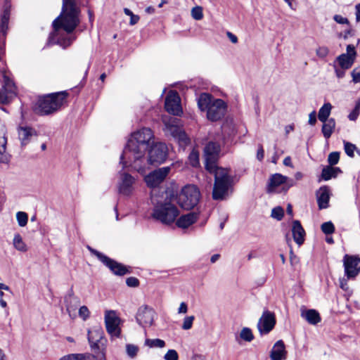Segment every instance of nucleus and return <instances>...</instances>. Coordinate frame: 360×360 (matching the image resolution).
Segmentation results:
<instances>
[{
    "label": "nucleus",
    "instance_id": "53",
    "mask_svg": "<svg viewBox=\"0 0 360 360\" xmlns=\"http://www.w3.org/2000/svg\"><path fill=\"white\" fill-rule=\"evenodd\" d=\"M329 50L326 46H321L316 49V55L320 58H325L328 56Z\"/></svg>",
    "mask_w": 360,
    "mask_h": 360
},
{
    "label": "nucleus",
    "instance_id": "44",
    "mask_svg": "<svg viewBox=\"0 0 360 360\" xmlns=\"http://www.w3.org/2000/svg\"><path fill=\"white\" fill-rule=\"evenodd\" d=\"M191 15L193 19L200 20L203 18L202 8L201 6H195L191 10Z\"/></svg>",
    "mask_w": 360,
    "mask_h": 360
},
{
    "label": "nucleus",
    "instance_id": "21",
    "mask_svg": "<svg viewBox=\"0 0 360 360\" xmlns=\"http://www.w3.org/2000/svg\"><path fill=\"white\" fill-rule=\"evenodd\" d=\"M316 199L319 210L326 209L329 206L330 190L328 186H323L316 191Z\"/></svg>",
    "mask_w": 360,
    "mask_h": 360
},
{
    "label": "nucleus",
    "instance_id": "43",
    "mask_svg": "<svg viewBox=\"0 0 360 360\" xmlns=\"http://www.w3.org/2000/svg\"><path fill=\"white\" fill-rule=\"evenodd\" d=\"M360 113V100L356 102L354 110L349 114L348 118L352 121H355Z\"/></svg>",
    "mask_w": 360,
    "mask_h": 360
},
{
    "label": "nucleus",
    "instance_id": "64",
    "mask_svg": "<svg viewBox=\"0 0 360 360\" xmlns=\"http://www.w3.org/2000/svg\"><path fill=\"white\" fill-rule=\"evenodd\" d=\"M283 165L288 167H292V160L290 156H288L283 160Z\"/></svg>",
    "mask_w": 360,
    "mask_h": 360
},
{
    "label": "nucleus",
    "instance_id": "27",
    "mask_svg": "<svg viewBox=\"0 0 360 360\" xmlns=\"http://www.w3.org/2000/svg\"><path fill=\"white\" fill-rule=\"evenodd\" d=\"M214 99L212 96L207 93L201 94L198 98V106L201 111H205L208 109Z\"/></svg>",
    "mask_w": 360,
    "mask_h": 360
},
{
    "label": "nucleus",
    "instance_id": "15",
    "mask_svg": "<svg viewBox=\"0 0 360 360\" xmlns=\"http://www.w3.org/2000/svg\"><path fill=\"white\" fill-rule=\"evenodd\" d=\"M276 323L275 314L269 310H264L257 325L260 335L269 334L274 329Z\"/></svg>",
    "mask_w": 360,
    "mask_h": 360
},
{
    "label": "nucleus",
    "instance_id": "12",
    "mask_svg": "<svg viewBox=\"0 0 360 360\" xmlns=\"http://www.w3.org/2000/svg\"><path fill=\"white\" fill-rule=\"evenodd\" d=\"M172 165L158 168L147 174L144 178L147 186L150 188L159 186L169 174Z\"/></svg>",
    "mask_w": 360,
    "mask_h": 360
},
{
    "label": "nucleus",
    "instance_id": "48",
    "mask_svg": "<svg viewBox=\"0 0 360 360\" xmlns=\"http://www.w3.org/2000/svg\"><path fill=\"white\" fill-rule=\"evenodd\" d=\"M165 360H178L179 354L175 349H169L164 356Z\"/></svg>",
    "mask_w": 360,
    "mask_h": 360
},
{
    "label": "nucleus",
    "instance_id": "8",
    "mask_svg": "<svg viewBox=\"0 0 360 360\" xmlns=\"http://www.w3.org/2000/svg\"><path fill=\"white\" fill-rule=\"evenodd\" d=\"M88 249L90 252L95 255L97 259L106 267H108L113 274L122 276L131 272V267L124 266V264L117 262V261L108 257L103 253L89 246L88 247Z\"/></svg>",
    "mask_w": 360,
    "mask_h": 360
},
{
    "label": "nucleus",
    "instance_id": "38",
    "mask_svg": "<svg viewBox=\"0 0 360 360\" xmlns=\"http://www.w3.org/2000/svg\"><path fill=\"white\" fill-rule=\"evenodd\" d=\"M16 219L18 225L21 227H24L27 224L28 215L26 212H18L16 214Z\"/></svg>",
    "mask_w": 360,
    "mask_h": 360
},
{
    "label": "nucleus",
    "instance_id": "33",
    "mask_svg": "<svg viewBox=\"0 0 360 360\" xmlns=\"http://www.w3.org/2000/svg\"><path fill=\"white\" fill-rule=\"evenodd\" d=\"M337 60L343 70H347L350 68L354 64V60L351 56L342 53L337 58Z\"/></svg>",
    "mask_w": 360,
    "mask_h": 360
},
{
    "label": "nucleus",
    "instance_id": "45",
    "mask_svg": "<svg viewBox=\"0 0 360 360\" xmlns=\"http://www.w3.org/2000/svg\"><path fill=\"white\" fill-rule=\"evenodd\" d=\"M195 319L194 316H186L184 319V322L182 324V329L184 330H189L192 328L193 321Z\"/></svg>",
    "mask_w": 360,
    "mask_h": 360
},
{
    "label": "nucleus",
    "instance_id": "46",
    "mask_svg": "<svg viewBox=\"0 0 360 360\" xmlns=\"http://www.w3.org/2000/svg\"><path fill=\"white\" fill-rule=\"evenodd\" d=\"M127 353L129 356L134 358L136 356L139 348L134 345L128 344L126 346Z\"/></svg>",
    "mask_w": 360,
    "mask_h": 360
},
{
    "label": "nucleus",
    "instance_id": "39",
    "mask_svg": "<svg viewBox=\"0 0 360 360\" xmlns=\"http://www.w3.org/2000/svg\"><path fill=\"white\" fill-rule=\"evenodd\" d=\"M344 148L345 153L350 158H354V151L357 150L356 146L349 142L344 141Z\"/></svg>",
    "mask_w": 360,
    "mask_h": 360
},
{
    "label": "nucleus",
    "instance_id": "58",
    "mask_svg": "<svg viewBox=\"0 0 360 360\" xmlns=\"http://www.w3.org/2000/svg\"><path fill=\"white\" fill-rule=\"evenodd\" d=\"M264 150L263 149V147L262 146H260L257 150V158L259 161H262L264 159Z\"/></svg>",
    "mask_w": 360,
    "mask_h": 360
},
{
    "label": "nucleus",
    "instance_id": "34",
    "mask_svg": "<svg viewBox=\"0 0 360 360\" xmlns=\"http://www.w3.org/2000/svg\"><path fill=\"white\" fill-rule=\"evenodd\" d=\"M13 243L14 248L18 251L26 252L27 250V245L22 240V238L19 233L15 234Z\"/></svg>",
    "mask_w": 360,
    "mask_h": 360
},
{
    "label": "nucleus",
    "instance_id": "11",
    "mask_svg": "<svg viewBox=\"0 0 360 360\" xmlns=\"http://www.w3.org/2000/svg\"><path fill=\"white\" fill-rule=\"evenodd\" d=\"M105 325L108 333L113 338H120L121 328L120 327L121 319L114 310H106L105 312Z\"/></svg>",
    "mask_w": 360,
    "mask_h": 360
},
{
    "label": "nucleus",
    "instance_id": "49",
    "mask_svg": "<svg viewBox=\"0 0 360 360\" xmlns=\"http://www.w3.org/2000/svg\"><path fill=\"white\" fill-rule=\"evenodd\" d=\"M90 315V312L87 307L82 306L79 309V316L84 320L86 321Z\"/></svg>",
    "mask_w": 360,
    "mask_h": 360
},
{
    "label": "nucleus",
    "instance_id": "40",
    "mask_svg": "<svg viewBox=\"0 0 360 360\" xmlns=\"http://www.w3.org/2000/svg\"><path fill=\"white\" fill-rule=\"evenodd\" d=\"M284 215L283 209L278 206L272 209L271 216L278 221L281 220Z\"/></svg>",
    "mask_w": 360,
    "mask_h": 360
},
{
    "label": "nucleus",
    "instance_id": "18",
    "mask_svg": "<svg viewBox=\"0 0 360 360\" xmlns=\"http://www.w3.org/2000/svg\"><path fill=\"white\" fill-rule=\"evenodd\" d=\"M155 311L148 305H143L138 309L136 316V322L142 327H150L153 325Z\"/></svg>",
    "mask_w": 360,
    "mask_h": 360
},
{
    "label": "nucleus",
    "instance_id": "60",
    "mask_svg": "<svg viewBox=\"0 0 360 360\" xmlns=\"http://www.w3.org/2000/svg\"><path fill=\"white\" fill-rule=\"evenodd\" d=\"M140 19V17L138 15H134V13L132 15L130 16V21L129 25H136Z\"/></svg>",
    "mask_w": 360,
    "mask_h": 360
},
{
    "label": "nucleus",
    "instance_id": "35",
    "mask_svg": "<svg viewBox=\"0 0 360 360\" xmlns=\"http://www.w3.org/2000/svg\"><path fill=\"white\" fill-rule=\"evenodd\" d=\"M105 341H89V343L90 345L91 349L95 352V353H101V349L103 348H105V350L106 349Z\"/></svg>",
    "mask_w": 360,
    "mask_h": 360
},
{
    "label": "nucleus",
    "instance_id": "28",
    "mask_svg": "<svg viewBox=\"0 0 360 360\" xmlns=\"http://www.w3.org/2000/svg\"><path fill=\"white\" fill-rule=\"evenodd\" d=\"M88 341H105L107 340L104 338V332L101 326H96L91 329L88 330Z\"/></svg>",
    "mask_w": 360,
    "mask_h": 360
},
{
    "label": "nucleus",
    "instance_id": "57",
    "mask_svg": "<svg viewBox=\"0 0 360 360\" xmlns=\"http://www.w3.org/2000/svg\"><path fill=\"white\" fill-rule=\"evenodd\" d=\"M188 311V306L187 304L183 302L180 304V306L178 309V313L179 314H186Z\"/></svg>",
    "mask_w": 360,
    "mask_h": 360
},
{
    "label": "nucleus",
    "instance_id": "31",
    "mask_svg": "<svg viewBox=\"0 0 360 360\" xmlns=\"http://www.w3.org/2000/svg\"><path fill=\"white\" fill-rule=\"evenodd\" d=\"M323 123V124L322 126L321 131L323 136L328 139L331 136L335 127V120L334 118H330L329 120H327L326 122Z\"/></svg>",
    "mask_w": 360,
    "mask_h": 360
},
{
    "label": "nucleus",
    "instance_id": "41",
    "mask_svg": "<svg viewBox=\"0 0 360 360\" xmlns=\"http://www.w3.org/2000/svg\"><path fill=\"white\" fill-rule=\"evenodd\" d=\"M321 231L325 234H332L335 231V226L331 221L324 222L321 224Z\"/></svg>",
    "mask_w": 360,
    "mask_h": 360
},
{
    "label": "nucleus",
    "instance_id": "50",
    "mask_svg": "<svg viewBox=\"0 0 360 360\" xmlns=\"http://www.w3.org/2000/svg\"><path fill=\"white\" fill-rule=\"evenodd\" d=\"M189 160L193 167H196L199 165L198 153L193 150L189 155Z\"/></svg>",
    "mask_w": 360,
    "mask_h": 360
},
{
    "label": "nucleus",
    "instance_id": "9",
    "mask_svg": "<svg viewBox=\"0 0 360 360\" xmlns=\"http://www.w3.org/2000/svg\"><path fill=\"white\" fill-rule=\"evenodd\" d=\"M221 151L220 145L215 141H209L204 148L205 166L207 172H213L217 166Z\"/></svg>",
    "mask_w": 360,
    "mask_h": 360
},
{
    "label": "nucleus",
    "instance_id": "24",
    "mask_svg": "<svg viewBox=\"0 0 360 360\" xmlns=\"http://www.w3.org/2000/svg\"><path fill=\"white\" fill-rule=\"evenodd\" d=\"M286 350L283 340H278L271 351V360H283L286 358Z\"/></svg>",
    "mask_w": 360,
    "mask_h": 360
},
{
    "label": "nucleus",
    "instance_id": "23",
    "mask_svg": "<svg viewBox=\"0 0 360 360\" xmlns=\"http://www.w3.org/2000/svg\"><path fill=\"white\" fill-rule=\"evenodd\" d=\"M199 218V213L191 212L186 214L181 215L176 221L178 227L186 229L194 224Z\"/></svg>",
    "mask_w": 360,
    "mask_h": 360
},
{
    "label": "nucleus",
    "instance_id": "55",
    "mask_svg": "<svg viewBox=\"0 0 360 360\" xmlns=\"http://www.w3.org/2000/svg\"><path fill=\"white\" fill-rule=\"evenodd\" d=\"M345 54L351 56L354 60L355 56H356V51H355L354 46L352 44L347 45V53H345Z\"/></svg>",
    "mask_w": 360,
    "mask_h": 360
},
{
    "label": "nucleus",
    "instance_id": "1",
    "mask_svg": "<svg viewBox=\"0 0 360 360\" xmlns=\"http://www.w3.org/2000/svg\"><path fill=\"white\" fill-rule=\"evenodd\" d=\"M81 8L77 0H62L60 15L53 21L52 40L63 49L77 39L73 32L80 23Z\"/></svg>",
    "mask_w": 360,
    "mask_h": 360
},
{
    "label": "nucleus",
    "instance_id": "14",
    "mask_svg": "<svg viewBox=\"0 0 360 360\" xmlns=\"http://www.w3.org/2000/svg\"><path fill=\"white\" fill-rule=\"evenodd\" d=\"M295 184L293 179L276 173L270 176L267 184L266 191L269 193H273L276 188L283 184L284 185L283 189L288 191L290 187L293 186Z\"/></svg>",
    "mask_w": 360,
    "mask_h": 360
},
{
    "label": "nucleus",
    "instance_id": "47",
    "mask_svg": "<svg viewBox=\"0 0 360 360\" xmlns=\"http://www.w3.org/2000/svg\"><path fill=\"white\" fill-rule=\"evenodd\" d=\"M77 360H97V356L89 353L76 354Z\"/></svg>",
    "mask_w": 360,
    "mask_h": 360
},
{
    "label": "nucleus",
    "instance_id": "52",
    "mask_svg": "<svg viewBox=\"0 0 360 360\" xmlns=\"http://www.w3.org/2000/svg\"><path fill=\"white\" fill-rule=\"evenodd\" d=\"M333 20L338 24H342V25H347L348 26L349 25V22L348 20V19L347 18H345L340 15H335L333 16Z\"/></svg>",
    "mask_w": 360,
    "mask_h": 360
},
{
    "label": "nucleus",
    "instance_id": "30",
    "mask_svg": "<svg viewBox=\"0 0 360 360\" xmlns=\"http://www.w3.org/2000/svg\"><path fill=\"white\" fill-rule=\"evenodd\" d=\"M342 173V170L339 167L333 166H326L321 172V178L324 181H328L332 178H335L338 174Z\"/></svg>",
    "mask_w": 360,
    "mask_h": 360
},
{
    "label": "nucleus",
    "instance_id": "25",
    "mask_svg": "<svg viewBox=\"0 0 360 360\" xmlns=\"http://www.w3.org/2000/svg\"><path fill=\"white\" fill-rule=\"evenodd\" d=\"M292 233L295 242L299 246L302 245L304 241L305 231L299 220L292 221Z\"/></svg>",
    "mask_w": 360,
    "mask_h": 360
},
{
    "label": "nucleus",
    "instance_id": "20",
    "mask_svg": "<svg viewBox=\"0 0 360 360\" xmlns=\"http://www.w3.org/2000/svg\"><path fill=\"white\" fill-rule=\"evenodd\" d=\"M135 179L127 173H120V182L119 184V192L124 195H129L133 190Z\"/></svg>",
    "mask_w": 360,
    "mask_h": 360
},
{
    "label": "nucleus",
    "instance_id": "4",
    "mask_svg": "<svg viewBox=\"0 0 360 360\" xmlns=\"http://www.w3.org/2000/svg\"><path fill=\"white\" fill-rule=\"evenodd\" d=\"M179 214V210L175 205L165 201L154 206L152 217L163 224L170 225L175 221Z\"/></svg>",
    "mask_w": 360,
    "mask_h": 360
},
{
    "label": "nucleus",
    "instance_id": "13",
    "mask_svg": "<svg viewBox=\"0 0 360 360\" xmlns=\"http://www.w3.org/2000/svg\"><path fill=\"white\" fill-rule=\"evenodd\" d=\"M226 108L227 105L222 99H213L212 103L206 110L207 118L212 122L218 121L224 116Z\"/></svg>",
    "mask_w": 360,
    "mask_h": 360
},
{
    "label": "nucleus",
    "instance_id": "36",
    "mask_svg": "<svg viewBox=\"0 0 360 360\" xmlns=\"http://www.w3.org/2000/svg\"><path fill=\"white\" fill-rule=\"evenodd\" d=\"M145 345L148 346L149 347H158V348H163L165 347V342L163 340L155 338V339H146L145 341Z\"/></svg>",
    "mask_w": 360,
    "mask_h": 360
},
{
    "label": "nucleus",
    "instance_id": "56",
    "mask_svg": "<svg viewBox=\"0 0 360 360\" xmlns=\"http://www.w3.org/2000/svg\"><path fill=\"white\" fill-rule=\"evenodd\" d=\"M316 122V112L312 111L309 115V124L311 125H314Z\"/></svg>",
    "mask_w": 360,
    "mask_h": 360
},
{
    "label": "nucleus",
    "instance_id": "10",
    "mask_svg": "<svg viewBox=\"0 0 360 360\" xmlns=\"http://www.w3.org/2000/svg\"><path fill=\"white\" fill-rule=\"evenodd\" d=\"M176 120V119L174 118L172 120L165 122V131L178 142L181 148H185L190 144L191 141L186 132L175 124Z\"/></svg>",
    "mask_w": 360,
    "mask_h": 360
},
{
    "label": "nucleus",
    "instance_id": "19",
    "mask_svg": "<svg viewBox=\"0 0 360 360\" xmlns=\"http://www.w3.org/2000/svg\"><path fill=\"white\" fill-rule=\"evenodd\" d=\"M165 108L169 113L174 115H179L182 112L177 93L171 91L167 95Z\"/></svg>",
    "mask_w": 360,
    "mask_h": 360
},
{
    "label": "nucleus",
    "instance_id": "22",
    "mask_svg": "<svg viewBox=\"0 0 360 360\" xmlns=\"http://www.w3.org/2000/svg\"><path fill=\"white\" fill-rule=\"evenodd\" d=\"M6 126L0 121V162L6 163L8 161L6 153L7 138Z\"/></svg>",
    "mask_w": 360,
    "mask_h": 360
},
{
    "label": "nucleus",
    "instance_id": "3",
    "mask_svg": "<svg viewBox=\"0 0 360 360\" xmlns=\"http://www.w3.org/2000/svg\"><path fill=\"white\" fill-rule=\"evenodd\" d=\"M68 94L65 91L53 93L40 98L34 108L39 115H47L56 112L64 103Z\"/></svg>",
    "mask_w": 360,
    "mask_h": 360
},
{
    "label": "nucleus",
    "instance_id": "63",
    "mask_svg": "<svg viewBox=\"0 0 360 360\" xmlns=\"http://www.w3.org/2000/svg\"><path fill=\"white\" fill-rule=\"evenodd\" d=\"M4 293L0 290V305L3 308H6L7 307V303L5 300H3V296Z\"/></svg>",
    "mask_w": 360,
    "mask_h": 360
},
{
    "label": "nucleus",
    "instance_id": "51",
    "mask_svg": "<svg viewBox=\"0 0 360 360\" xmlns=\"http://www.w3.org/2000/svg\"><path fill=\"white\" fill-rule=\"evenodd\" d=\"M352 82L354 83H358L360 82V67L355 68L352 71Z\"/></svg>",
    "mask_w": 360,
    "mask_h": 360
},
{
    "label": "nucleus",
    "instance_id": "2",
    "mask_svg": "<svg viewBox=\"0 0 360 360\" xmlns=\"http://www.w3.org/2000/svg\"><path fill=\"white\" fill-rule=\"evenodd\" d=\"M153 138V134L150 128L144 127L133 133L120 156V163L123 167L129 163L139 173L144 174L146 165L139 164V162L145 160L146 152Z\"/></svg>",
    "mask_w": 360,
    "mask_h": 360
},
{
    "label": "nucleus",
    "instance_id": "62",
    "mask_svg": "<svg viewBox=\"0 0 360 360\" xmlns=\"http://www.w3.org/2000/svg\"><path fill=\"white\" fill-rule=\"evenodd\" d=\"M226 34L232 43L236 44L238 42V37L235 34L230 32H227Z\"/></svg>",
    "mask_w": 360,
    "mask_h": 360
},
{
    "label": "nucleus",
    "instance_id": "42",
    "mask_svg": "<svg viewBox=\"0 0 360 360\" xmlns=\"http://www.w3.org/2000/svg\"><path fill=\"white\" fill-rule=\"evenodd\" d=\"M340 160V153L339 152H332L328 156V162L330 166L335 165L338 163Z\"/></svg>",
    "mask_w": 360,
    "mask_h": 360
},
{
    "label": "nucleus",
    "instance_id": "54",
    "mask_svg": "<svg viewBox=\"0 0 360 360\" xmlns=\"http://www.w3.org/2000/svg\"><path fill=\"white\" fill-rule=\"evenodd\" d=\"M126 283L129 287H138L139 285V281L136 277H129L126 280Z\"/></svg>",
    "mask_w": 360,
    "mask_h": 360
},
{
    "label": "nucleus",
    "instance_id": "26",
    "mask_svg": "<svg viewBox=\"0 0 360 360\" xmlns=\"http://www.w3.org/2000/svg\"><path fill=\"white\" fill-rule=\"evenodd\" d=\"M35 134V131L31 127H19L18 136L19 139L21 141L22 146L27 145L30 142V138Z\"/></svg>",
    "mask_w": 360,
    "mask_h": 360
},
{
    "label": "nucleus",
    "instance_id": "16",
    "mask_svg": "<svg viewBox=\"0 0 360 360\" xmlns=\"http://www.w3.org/2000/svg\"><path fill=\"white\" fill-rule=\"evenodd\" d=\"M16 87L13 82L6 75L3 77V85L0 88V103L6 104L16 96Z\"/></svg>",
    "mask_w": 360,
    "mask_h": 360
},
{
    "label": "nucleus",
    "instance_id": "17",
    "mask_svg": "<svg viewBox=\"0 0 360 360\" xmlns=\"http://www.w3.org/2000/svg\"><path fill=\"white\" fill-rule=\"evenodd\" d=\"M343 264L345 275L348 278H355L360 271V258L356 255H345Z\"/></svg>",
    "mask_w": 360,
    "mask_h": 360
},
{
    "label": "nucleus",
    "instance_id": "7",
    "mask_svg": "<svg viewBox=\"0 0 360 360\" xmlns=\"http://www.w3.org/2000/svg\"><path fill=\"white\" fill-rule=\"evenodd\" d=\"M168 156V148L164 143L158 142L151 146L148 150V155L143 162L139 164L146 165V169L149 165H160L163 163Z\"/></svg>",
    "mask_w": 360,
    "mask_h": 360
},
{
    "label": "nucleus",
    "instance_id": "37",
    "mask_svg": "<svg viewBox=\"0 0 360 360\" xmlns=\"http://www.w3.org/2000/svg\"><path fill=\"white\" fill-rule=\"evenodd\" d=\"M240 338L246 342H251L254 339L252 330L247 327L243 328L240 333Z\"/></svg>",
    "mask_w": 360,
    "mask_h": 360
},
{
    "label": "nucleus",
    "instance_id": "59",
    "mask_svg": "<svg viewBox=\"0 0 360 360\" xmlns=\"http://www.w3.org/2000/svg\"><path fill=\"white\" fill-rule=\"evenodd\" d=\"M335 67V75L336 76L338 77V78H342L345 77V70H343V69H339L335 65L334 66Z\"/></svg>",
    "mask_w": 360,
    "mask_h": 360
},
{
    "label": "nucleus",
    "instance_id": "61",
    "mask_svg": "<svg viewBox=\"0 0 360 360\" xmlns=\"http://www.w3.org/2000/svg\"><path fill=\"white\" fill-rule=\"evenodd\" d=\"M58 360H77L76 359V354H70L65 355L60 358Z\"/></svg>",
    "mask_w": 360,
    "mask_h": 360
},
{
    "label": "nucleus",
    "instance_id": "29",
    "mask_svg": "<svg viewBox=\"0 0 360 360\" xmlns=\"http://www.w3.org/2000/svg\"><path fill=\"white\" fill-rule=\"evenodd\" d=\"M301 315L311 325H316L321 320L319 313L315 309H307Z\"/></svg>",
    "mask_w": 360,
    "mask_h": 360
},
{
    "label": "nucleus",
    "instance_id": "5",
    "mask_svg": "<svg viewBox=\"0 0 360 360\" xmlns=\"http://www.w3.org/2000/svg\"><path fill=\"white\" fill-rule=\"evenodd\" d=\"M214 175V184L212 191V198L215 200L224 199L231 184V179L227 169L217 167L214 171L209 172Z\"/></svg>",
    "mask_w": 360,
    "mask_h": 360
},
{
    "label": "nucleus",
    "instance_id": "6",
    "mask_svg": "<svg viewBox=\"0 0 360 360\" xmlns=\"http://www.w3.org/2000/svg\"><path fill=\"white\" fill-rule=\"evenodd\" d=\"M200 193L194 185L185 186L177 198L179 205L184 210H191L199 202Z\"/></svg>",
    "mask_w": 360,
    "mask_h": 360
},
{
    "label": "nucleus",
    "instance_id": "32",
    "mask_svg": "<svg viewBox=\"0 0 360 360\" xmlns=\"http://www.w3.org/2000/svg\"><path fill=\"white\" fill-rule=\"evenodd\" d=\"M331 109L332 105L330 103H324L319 110L318 119L322 122H326L327 120L330 119L328 117L330 115Z\"/></svg>",
    "mask_w": 360,
    "mask_h": 360
}]
</instances>
